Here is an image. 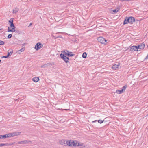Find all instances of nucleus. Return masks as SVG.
<instances>
[{"instance_id":"f257e3e1","label":"nucleus","mask_w":148,"mask_h":148,"mask_svg":"<svg viewBox=\"0 0 148 148\" xmlns=\"http://www.w3.org/2000/svg\"><path fill=\"white\" fill-rule=\"evenodd\" d=\"M60 144L64 146H74V141H67L66 140H62L60 141Z\"/></svg>"},{"instance_id":"f03ea898","label":"nucleus","mask_w":148,"mask_h":148,"mask_svg":"<svg viewBox=\"0 0 148 148\" xmlns=\"http://www.w3.org/2000/svg\"><path fill=\"white\" fill-rule=\"evenodd\" d=\"M61 58L63 59L66 63H68L69 62V59L68 57H66V56H64V54H60Z\"/></svg>"},{"instance_id":"7ed1b4c3","label":"nucleus","mask_w":148,"mask_h":148,"mask_svg":"<svg viewBox=\"0 0 148 148\" xmlns=\"http://www.w3.org/2000/svg\"><path fill=\"white\" fill-rule=\"evenodd\" d=\"M98 41L102 44H105L107 40L103 38L100 37L98 38Z\"/></svg>"},{"instance_id":"20e7f679","label":"nucleus","mask_w":148,"mask_h":148,"mask_svg":"<svg viewBox=\"0 0 148 148\" xmlns=\"http://www.w3.org/2000/svg\"><path fill=\"white\" fill-rule=\"evenodd\" d=\"M43 45L41 43L38 42L36 44L35 46V48L36 50H38L40 48H42L43 47Z\"/></svg>"},{"instance_id":"39448f33","label":"nucleus","mask_w":148,"mask_h":148,"mask_svg":"<svg viewBox=\"0 0 148 148\" xmlns=\"http://www.w3.org/2000/svg\"><path fill=\"white\" fill-rule=\"evenodd\" d=\"M127 87V86L126 85L122 87V88L121 90H116V92L118 94H120L123 92L125 91V90Z\"/></svg>"},{"instance_id":"423d86ee","label":"nucleus","mask_w":148,"mask_h":148,"mask_svg":"<svg viewBox=\"0 0 148 148\" xmlns=\"http://www.w3.org/2000/svg\"><path fill=\"white\" fill-rule=\"evenodd\" d=\"M61 54H64V56H66L70 55L69 53V52L67 50H65L62 51Z\"/></svg>"},{"instance_id":"0eeeda50","label":"nucleus","mask_w":148,"mask_h":148,"mask_svg":"<svg viewBox=\"0 0 148 148\" xmlns=\"http://www.w3.org/2000/svg\"><path fill=\"white\" fill-rule=\"evenodd\" d=\"M83 145V143L77 141L75 140V146H82Z\"/></svg>"},{"instance_id":"6e6552de","label":"nucleus","mask_w":148,"mask_h":148,"mask_svg":"<svg viewBox=\"0 0 148 148\" xmlns=\"http://www.w3.org/2000/svg\"><path fill=\"white\" fill-rule=\"evenodd\" d=\"M30 141H29L27 140H25L23 141H19L18 142V143L19 144H27L29 143V142H31Z\"/></svg>"},{"instance_id":"1a4fd4ad","label":"nucleus","mask_w":148,"mask_h":148,"mask_svg":"<svg viewBox=\"0 0 148 148\" xmlns=\"http://www.w3.org/2000/svg\"><path fill=\"white\" fill-rule=\"evenodd\" d=\"M129 23H130L131 24H132L135 21V19L132 16L129 17Z\"/></svg>"},{"instance_id":"9d476101","label":"nucleus","mask_w":148,"mask_h":148,"mask_svg":"<svg viewBox=\"0 0 148 148\" xmlns=\"http://www.w3.org/2000/svg\"><path fill=\"white\" fill-rule=\"evenodd\" d=\"M13 18H11L8 21V22L10 23V26L11 27L14 25L13 23Z\"/></svg>"},{"instance_id":"9b49d317","label":"nucleus","mask_w":148,"mask_h":148,"mask_svg":"<svg viewBox=\"0 0 148 148\" xmlns=\"http://www.w3.org/2000/svg\"><path fill=\"white\" fill-rule=\"evenodd\" d=\"M13 53V50L12 49H9L8 51V56H10Z\"/></svg>"},{"instance_id":"f8f14e48","label":"nucleus","mask_w":148,"mask_h":148,"mask_svg":"<svg viewBox=\"0 0 148 148\" xmlns=\"http://www.w3.org/2000/svg\"><path fill=\"white\" fill-rule=\"evenodd\" d=\"M138 51L137 50L136 47L135 46H133L130 48V51Z\"/></svg>"},{"instance_id":"ddd939ff","label":"nucleus","mask_w":148,"mask_h":148,"mask_svg":"<svg viewBox=\"0 0 148 148\" xmlns=\"http://www.w3.org/2000/svg\"><path fill=\"white\" fill-rule=\"evenodd\" d=\"M12 137L15 136H16L19 135L21 134V132H13L11 133Z\"/></svg>"},{"instance_id":"4468645a","label":"nucleus","mask_w":148,"mask_h":148,"mask_svg":"<svg viewBox=\"0 0 148 148\" xmlns=\"http://www.w3.org/2000/svg\"><path fill=\"white\" fill-rule=\"evenodd\" d=\"M19 11V9L17 8H14L13 10V13L14 14H16Z\"/></svg>"},{"instance_id":"2eb2a0df","label":"nucleus","mask_w":148,"mask_h":148,"mask_svg":"<svg viewBox=\"0 0 148 148\" xmlns=\"http://www.w3.org/2000/svg\"><path fill=\"white\" fill-rule=\"evenodd\" d=\"M24 49L23 48H21L20 50L17 51L16 53L18 54H20L21 53L24 51Z\"/></svg>"},{"instance_id":"dca6fc26","label":"nucleus","mask_w":148,"mask_h":148,"mask_svg":"<svg viewBox=\"0 0 148 148\" xmlns=\"http://www.w3.org/2000/svg\"><path fill=\"white\" fill-rule=\"evenodd\" d=\"M32 80L34 82H37L39 80V78L38 77H35L32 79Z\"/></svg>"},{"instance_id":"f3484780","label":"nucleus","mask_w":148,"mask_h":148,"mask_svg":"<svg viewBox=\"0 0 148 148\" xmlns=\"http://www.w3.org/2000/svg\"><path fill=\"white\" fill-rule=\"evenodd\" d=\"M119 64L118 65L114 64L112 67V68L116 70L118 68Z\"/></svg>"},{"instance_id":"a211bd4d","label":"nucleus","mask_w":148,"mask_h":148,"mask_svg":"<svg viewBox=\"0 0 148 148\" xmlns=\"http://www.w3.org/2000/svg\"><path fill=\"white\" fill-rule=\"evenodd\" d=\"M140 49H143L145 47V44L143 43L140 44Z\"/></svg>"},{"instance_id":"6ab92c4d","label":"nucleus","mask_w":148,"mask_h":148,"mask_svg":"<svg viewBox=\"0 0 148 148\" xmlns=\"http://www.w3.org/2000/svg\"><path fill=\"white\" fill-rule=\"evenodd\" d=\"M11 27L12 29V32H15V29L16 27L14 25H13L11 26Z\"/></svg>"},{"instance_id":"aec40b11","label":"nucleus","mask_w":148,"mask_h":148,"mask_svg":"<svg viewBox=\"0 0 148 148\" xmlns=\"http://www.w3.org/2000/svg\"><path fill=\"white\" fill-rule=\"evenodd\" d=\"M9 145L8 143H0V147H2L3 146H6Z\"/></svg>"},{"instance_id":"412c9836","label":"nucleus","mask_w":148,"mask_h":148,"mask_svg":"<svg viewBox=\"0 0 148 148\" xmlns=\"http://www.w3.org/2000/svg\"><path fill=\"white\" fill-rule=\"evenodd\" d=\"M6 137H12L11 133L5 134Z\"/></svg>"},{"instance_id":"4be33fe9","label":"nucleus","mask_w":148,"mask_h":148,"mask_svg":"<svg viewBox=\"0 0 148 148\" xmlns=\"http://www.w3.org/2000/svg\"><path fill=\"white\" fill-rule=\"evenodd\" d=\"M8 31L9 32H12V29L11 27L10 26L8 27Z\"/></svg>"},{"instance_id":"5701e85b","label":"nucleus","mask_w":148,"mask_h":148,"mask_svg":"<svg viewBox=\"0 0 148 148\" xmlns=\"http://www.w3.org/2000/svg\"><path fill=\"white\" fill-rule=\"evenodd\" d=\"M87 53L86 52H84L82 54V56L83 58H86V57Z\"/></svg>"},{"instance_id":"b1692460","label":"nucleus","mask_w":148,"mask_h":148,"mask_svg":"<svg viewBox=\"0 0 148 148\" xmlns=\"http://www.w3.org/2000/svg\"><path fill=\"white\" fill-rule=\"evenodd\" d=\"M0 137H1V138H6V135H0Z\"/></svg>"},{"instance_id":"393cba45","label":"nucleus","mask_w":148,"mask_h":148,"mask_svg":"<svg viewBox=\"0 0 148 148\" xmlns=\"http://www.w3.org/2000/svg\"><path fill=\"white\" fill-rule=\"evenodd\" d=\"M46 65L47 66H49L50 65H52V64L51 63H47V64H46ZM45 65H43V66H41V67L42 68V67H43L44 66H45Z\"/></svg>"},{"instance_id":"a878e982","label":"nucleus","mask_w":148,"mask_h":148,"mask_svg":"<svg viewBox=\"0 0 148 148\" xmlns=\"http://www.w3.org/2000/svg\"><path fill=\"white\" fill-rule=\"evenodd\" d=\"M4 44V41L0 40V45H3Z\"/></svg>"},{"instance_id":"bb28decb","label":"nucleus","mask_w":148,"mask_h":148,"mask_svg":"<svg viewBox=\"0 0 148 148\" xmlns=\"http://www.w3.org/2000/svg\"><path fill=\"white\" fill-rule=\"evenodd\" d=\"M119 9H116L114 10H113V12H114L116 13V12H117L119 11Z\"/></svg>"},{"instance_id":"cd10ccee","label":"nucleus","mask_w":148,"mask_h":148,"mask_svg":"<svg viewBox=\"0 0 148 148\" xmlns=\"http://www.w3.org/2000/svg\"><path fill=\"white\" fill-rule=\"evenodd\" d=\"M128 23L127 22V21L126 19L124 20V22H123V24L125 25L126 24H127Z\"/></svg>"},{"instance_id":"c85d7f7f","label":"nucleus","mask_w":148,"mask_h":148,"mask_svg":"<svg viewBox=\"0 0 148 148\" xmlns=\"http://www.w3.org/2000/svg\"><path fill=\"white\" fill-rule=\"evenodd\" d=\"M103 122V121H102L101 120H98V122L100 123H101Z\"/></svg>"},{"instance_id":"c756f323","label":"nucleus","mask_w":148,"mask_h":148,"mask_svg":"<svg viewBox=\"0 0 148 148\" xmlns=\"http://www.w3.org/2000/svg\"><path fill=\"white\" fill-rule=\"evenodd\" d=\"M126 19L127 21V22L128 23H129V20H130L129 17H126Z\"/></svg>"},{"instance_id":"7c9ffc66","label":"nucleus","mask_w":148,"mask_h":148,"mask_svg":"<svg viewBox=\"0 0 148 148\" xmlns=\"http://www.w3.org/2000/svg\"><path fill=\"white\" fill-rule=\"evenodd\" d=\"M136 47L137 50H138V49H140V45L136 46Z\"/></svg>"},{"instance_id":"2f4dec72","label":"nucleus","mask_w":148,"mask_h":148,"mask_svg":"<svg viewBox=\"0 0 148 148\" xmlns=\"http://www.w3.org/2000/svg\"><path fill=\"white\" fill-rule=\"evenodd\" d=\"M12 36V35L11 34H9L8 36V38H10Z\"/></svg>"},{"instance_id":"473e14b6","label":"nucleus","mask_w":148,"mask_h":148,"mask_svg":"<svg viewBox=\"0 0 148 148\" xmlns=\"http://www.w3.org/2000/svg\"><path fill=\"white\" fill-rule=\"evenodd\" d=\"M69 53L70 54V55L69 56H73L74 55V54H72V52H69Z\"/></svg>"},{"instance_id":"72a5a7b5","label":"nucleus","mask_w":148,"mask_h":148,"mask_svg":"<svg viewBox=\"0 0 148 148\" xmlns=\"http://www.w3.org/2000/svg\"><path fill=\"white\" fill-rule=\"evenodd\" d=\"M8 56L7 55V56H3V58H8Z\"/></svg>"},{"instance_id":"f704fd0d","label":"nucleus","mask_w":148,"mask_h":148,"mask_svg":"<svg viewBox=\"0 0 148 148\" xmlns=\"http://www.w3.org/2000/svg\"><path fill=\"white\" fill-rule=\"evenodd\" d=\"M148 58V55H147V56L145 58V60L147 59Z\"/></svg>"},{"instance_id":"c9c22d12","label":"nucleus","mask_w":148,"mask_h":148,"mask_svg":"<svg viewBox=\"0 0 148 148\" xmlns=\"http://www.w3.org/2000/svg\"><path fill=\"white\" fill-rule=\"evenodd\" d=\"M121 1H127V0H121Z\"/></svg>"},{"instance_id":"e433bc0d","label":"nucleus","mask_w":148,"mask_h":148,"mask_svg":"<svg viewBox=\"0 0 148 148\" xmlns=\"http://www.w3.org/2000/svg\"><path fill=\"white\" fill-rule=\"evenodd\" d=\"M32 25V23H30V24H29V27L31 25Z\"/></svg>"},{"instance_id":"4c0bfd02","label":"nucleus","mask_w":148,"mask_h":148,"mask_svg":"<svg viewBox=\"0 0 148 148\" xmlns=\"http://www.w3.org/2000/svg\"><path fill=\"white\" fill-rule=\"evenodd\" d=\"M25 45V43H24V44H23L22 45H23L22 47H23L24 45Z\"/></svg>"},{"instance_id":"58836bf2","label":"nucleus","mask_w":148,"mask_h":148,"mask_svg":"<svg viewBox=\"0 0 148 148\" xmlns=\"http://www.w3.org/2000/svg\"><path fill=\"white\" fill-rule=\"evenodd\" d=\"M97 121L95 120V121H92V122H96Z\"/></svg>"},{"instance_id":"ea45409f","label":"nucleus","mask_w":148,"mask_h":148,"mask_svg":"<svg viewBox=\"0 0 148 148\" xmlns=\"http://www.w3.org/2000/svg\"><path fill=\"white\" fill-rule=\"evenodd\" d=\"M2 29H0V30H2Z\"/></svg>"},{"instance_id":"a19ab883","label":"nucleus","mask_w":148,"mask_h":148,"mask_svg":"<svg viewBox=\"0 0 148 148\" xmlns=\"http://www.w3.org/2000/svg\"><path fill=\"white\" fill-rule=\"evenodd\" d=\"M146 116H148V114H147V115H146Z\"/></svg>"},{"instance_id":"79ce46f5","label":"nucleus","mask_w":148,"mask_h":148,"mask_svg":"<svg viewBox=\"0 0 148 148\" xmlns=\"http://www.w3.org/2000/svg\"><path fill=\"white\" fill-rule=\"evenodd\" d=\"M0 139H1V137H0Z\"/></svg>"}]
</instances>
